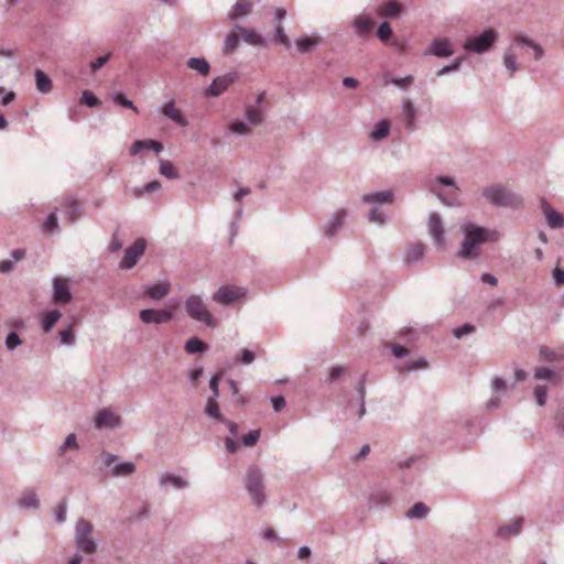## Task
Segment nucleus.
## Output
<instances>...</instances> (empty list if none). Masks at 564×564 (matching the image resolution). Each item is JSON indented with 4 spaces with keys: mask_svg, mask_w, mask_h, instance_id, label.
Here are the masks:
<instances>
[{
    "mask_svg": "<svg viewBox=\"0 0 564 564\" xmlns=\"http://www.w3.org/2000/svg\"><path fill=\"white\" fill-rule=\"evenodd\" d=\"M462 231L464 234L460 248L457 251V256L462 259H476L479 257V246L487 241L496 240V232L489 231L484 227L474 225L471 223H465L462 225Z\"/></svg>",
    "mask_w": 564,
    "mask_h": 564,
    "instance_id": "1",
    "label": "nucleus"
},
{
    "mask_svg": "<svg viewBox=\"0 0 564 564\" xmlns=\"http://www.w3.org/2000/svg\"><path fill=\"white\" fill-rule=\"evenodd\" d=\"M520 47L531 48L533 51L535 61H540L544 56V50L539 43L534 42L529 36L522 34L516 35L511 45L506 50L503 54V65L511 77L520 68L519 64L517 63V50Z\"/></svg>",
    "mask_w": 564,
    "mask_h": 564,
    "instance_id": "2",
    "label": "nucleus"
},
{
    "mask_svg": "<svg viewBox=\"0 0 564 564\" xmlns=\"http://www.w3.org/2000/svg\"><path fill=\"white\" fill-rule=\"evenodd\" d=\"M245 488L250 497L251 502L257 508H262L267 502L264 474L257 465L248 467L245 478Z\"/></svg>",
    "mask_w": 564,
    "mask_h": 564,
    "instance_id": "3",
    "label": "nucleus"
},
{
    "mask_svg": "<svg viewBox=\"0 0 564 564\" xmlns=\"http://www.w3.org/2000/svg\"><path fill=\"white\" fill-rule=\"evenodd\" d=\"M430 191L437 196V198L447 206H457V193L459 187L451 176H437L430 182Z\"/></svg>",
    "mask_w": 564,
    "mask_h": 564,
    "instance_id": "4",
    "label": "nucleus"
},
{
    "mask_svg": "<svg viewBox=\"0 0 564 564\" xmlns=\"http://www.w3.org/2000/svg\"><path fill=\"white\" fill-rule=\"evenodd\" d=\"M482 196L496 207L517 208L522 205V198L501 185H492L482 191Z\"/></svg>",
    "mask_w": 564,
    "mask_h": 564,
    "instance_id": "5",
    "label": "nucleus"
},
{
    "mask_svg": "<svg viewBox=\"0 0 564 564\" xmlns=\"http://www.w3.org/2000/svg\"><path fill=\"white\" fill-rule=\"evenodd\" d=\"M184 307L192 319L204 323L207 327H216V321L208 311L202 295H189L185 300Z\"/></svg>",
    "mask_w": 564,
    "mask_h": 564,
    "instance_id": "6",
    "label": "nucleus"
},
{
    "mask_svg": "<svg viewBox=\"0 0 564 564\" xmlns=\"http://www.w3.org/2000/svg\"><path fill=\"white\" fill-rule=\"evenodd\" d=\"M498 40V33L494 29L485 30L479 35L469 36L464 43V50L477 54L489 52Z\"/></svg>",
    "mask_w": 564,
    "mask_h": 564,
    "instance_id": "7",
    "label": "nucleus"
},
{
    "mask_svg": "<svg viewBox=\"0 0 564 564\" xmlns=\"http://www.w3.org/2000/svg\"><path fill=\"white\" fill-rule=\"evenodd\" d=\"M93 525L85 519H79L75 525V542L79 551L86 554H94L97 551V543L91 539Z\"/></svg>",
    "mask_w": 564,
    "mask_h": 564,
    "instance_id": "8",
    "label": "nucleus"
},
{
    "mask_svg": "<svg viewBox=\"0 0 564 564\" xmlns=\"http://www.w3.org/2000/svg\"><path fill=\"white\" fill-rule=\"evenodd\" d=\"M147 248V241L143 238H138L134 242L124 250L123 258L119 263L120 269L133 268Z\"/></svg>",
    "mask_w": 564,
    "mask_h": 564,
    "instance_id": "9",
    "label": "nucleus"
},
{
    "mask_svg": "<svg viewBox=\"0 0 564 564\" xmlns=\"http://www.w3.org/2000/svg\"><path fill=\"white\" fill-rule=\"evenodd\" d=\"M104 464L111 468V476L127 477L135 471V465L131 462H117V455L102 453Z\"/></svg>",
    "mask_w": 564,
    "mask_h": 564,
    "instance_id": "10",
    "label": "nucleus"
},
{
    "mask_svg": "<svg viewBox=\"0 0 564 564\" xmlns=\"http://www.w3.org/2000/svg\"><path fill=\"white\" fill-rule=\"evenodd\" d=\"M246 295V289L234 286V285H223L218 289L217 292L213 294V301L218 304H232L236 301L240 300Z\"/></svg>",
    "mask_w": 564,
    "mask_h": 564,
    "instance_id": "11",
    "label": "nucleus"
},
{
    "mask_svg": "<svg viewBox=\"0 0 564 564\" xmlns=\"http://www.w3.org/2000/svg\"><path fill=\"white\" fill-rule=\"evenodd\" d=\"M239 79V74L237 72H229L223 76L216 77L212 84L207 87L206 94L213 97L220 96L224 91L228 89L230 85L236 83Z\"/></svg>",
    "mask_w": 564,
    "mask_h": 564,
    "instance_id": "12",
    "label": "nucleus"
},
{
    "mask_svg": "<svg viewBox=\"0 0 564 564\" xmlns=\"http://www.w3.org/2000/svg\"><path fill=\"white\" fill-rule=\"evenodd\" d=\"M52 300L55 304L65 305L72 302L73 295L68 286L67 280L59 276H55L52 280Z\"/></svg>",
    "mask_w": 564,
    "mask_h": 564,
    "instance_id": "13",
    "label": "nucleus"
},
{
    "mask_svg": "<svg viewBox=\"0 0 564 564\" xmlns=\"http://www.w3.org/2000/svg\"><path fill=\"white\" fill-rule=\"evenodd\" d=\"M429 234L432 237L434 243L438 247H443L446 242L445 230L443 227L441 215L433 212L429 216L427 221Z\"/></svg>",
    "mask_w": 564,
    "mask_h": 564,
    "instance_id": "14",
    "label": "nucleus"
},
{
    "mask_svg": "<svg viewBox=\"0 0 564 564\" xmlns=\"http://www.w3.org/2000/svg\"><path fill=\"white\" fill-rule=\"evenodd\" d=\"M173 318V313L170 310H153L145 308L140 312V319L144 324H164Z\"/></svg>",
    "mask_w": 564,
    "mask_h": 564,
    "instance_id": "15",
    "label": "nucleus"
},
{
    "mask_svg": "<svg viewBox=\"0 0 564 564\" xmlns=\"http://www.w3.org/2000/svg\"><path fill=\"white\" fill-rule=\"evenodd\" d=\"M454 54L448 39H436L426 48L424 55H433L436 57H449Z\"/></svg>",
    "mask_w": 564,
    "mask_h": 564,
    "instance_id": "16",
    "label": "nucleus"
},
{
    "mask_svg": "<svg viewBox=\"0 0 564 564\" xmlns=\"http://www.w3.org/2000/svg\"><path fill=\"white\" fill-rule=\"evenodd\" d=\"M159 485L162 489L172 487L176 490H182L189 486V481L178 475L162 473L159 477Z\"/></svg>",
    "mask_w": 564,
    "mask_h": 564,
    "instance_id": "17",
    "label": "nucleus"
},
{
    "mask_svg": "<svg viewBox=\"0 0 564 564\" xmlns=\"http://www.w3.org/2000/svg\"><path fill=\"white\" fill-rule=\"evenodd\" d=\"M161 113L164 115L166 118L172 120L174 123H176L180 127H187L188 121L185 118V116L175 107V101L171 99L170 101L165 102L161 109Z\"/></svg>",
    "mask_w": 564,
    "mask_h": 564,
    "instance_id": "18",
    "label": "nucleus"
},
{
    "mask_svg": "<svg viewBox=\"0 0 564 564\" xmlns=\"http://www.w3.org/2000/svg\"><path fill=\"white\" fill-rule=\"evenodd\" d=\"M94 423L97 429H116L120 425V417L110 410L102 409L97 413Z\"/></svg>",
    "mask_w": 564,
    "mask_h": 564,
    "instance_id": "19",
    "label": "nucleus"
},
{
    "mask_svg": "<svg viewBox=\"0 0 564 564\" xmlns=\"http://www.w3.org/2000/svg\"><path fill=\"white\" fill-rule=\"evenodd\" d=\"M373 25L375 21L367 14L357 15L351 21V26L359 37L367 36L371 32Z\"/></svg>",
    "mask_w": 564,
    "mask_h": 564,
    "instance_id": "20",
    "label": "nucleus"
},
{
    "mask_svg": "<svg viewBox=\"0 0 564 564\" xmlns=\"http://www.w3.org/2000/svg\"><path fill=\"white\" fill-rule=\"evenodd\" d=\"M416 107L413 105L411 100H403L402 102V120L404 123V128L409 132H413L416 130L417 126L415 122L416 117Z\"/></svg>",
    "mask_w": 564,
    "mask_h": 564,
    "instance_id": "21",
    "label": "nucleus"
},
{
    "mask_svg": "<svg viewBox=\"0 0 564 564\" xmlns=\"http://www.w3.org/2000/svg\"><path fill=\"white\" fill-rule=\"evenodd\" d=\"M253 9L252 0H237L231 10L228 12L230 21H238L241 18L249 15Z\"/></svg>",
    "mask_w": 564,
    "mask_h": 564,
    "instance_id": "22",
    "label": "nucleus"
},
{
    "mask_svg": "<svg viewBox=\"0 0 564 564\" xmlns=\"http://www.w3.org/2000/svg\"><path fill=\"white\" fill-rule=\"evenodd\" d=\"M346 218V210H337L324 225V234L327 238L335 236V234L343 227Z\"/></svg>",
    "mask_w": 564,
    "mask_h": 564,
    "instance_id": "23",
    "label": "nucleus"
},
{
    "mask_svg": "<svg viewBox=\"0 0 564 564\" xmlns=\"http://www.w3.org/2000/svg\"><path fill=\"white\" fill-rule=\"evenodd\" d=\"M523 524V518H516L509 523H506L498 528L496 534L499 538L508 539L510 536L518 535L521 532Z\"/></svg>",
    "mask_w": 564,
    "mask_h": 564,
    "instance_id": "24",
    "label": "nucleus"
},
{
    "mask_svg": "<svg viewBox=\"0 0 564 564\" xmlns=\"http://www.w3.org/2000/svg\"><path fill=\"white\" fill-rule=\"evenodd\" d=\"M63 213L70 224L80 217V204L74 198H67L63 204Z\"/></svg>",
    "mask_w": 564,
    "mask_h": 564,
    "instance_id": "25",
    "label": "nucleus"
},
{
    "mask_svg": "<svg viewBox=\"0 0 564 564\" xmlns=\"http://www.w3.org/2000/svg\"><path fill=\"white\" fill-rule=\"evenodd\" d=\"M393 198L392 191H381L376 193H368L362 196V202L366 204H386L391 203Z\"/></svg>",
    "mask_w": 564,
    "mask_h": 564,
    "instance_id": "26",
    "label": "nucleus"
},
{
    "mask_svg": "<svg viewBox=\"0 0 564 564\" xmlns=\"http://www.w3.org/2000/svg\"><path fill=\"white\" fill-rule=\"evenodd\" d=\"M234 30L239 31L242 34V39L246 43L253 46L263 45V37L254 30L246 29L240 25H235Z\"/></svg>",
    "mask_w": 564,
    "mask_h": 564,
    "instance_id": "27",
    "label": "nucleus"
},
{
    "mask_svg": "<svg viewBox=\"0 0 564 564\" xmlns=\"http://www.w3.org/2000/svg\"><path fill=\"white\" fill-rule=\"evenodd\" d=\"M390 122L388 120H381L375 124L372 131L369 137L372 141L378 142L382 139L387 138L390 133Z\"/></svg>",
    "mask_w": 564,
    "mask_h": 564,
    "instance_id": "28",
    "label": "nucleus"
},
{
    "mask_svg": "<svg viewBox=\"0 0 564 564\" xmlns=\"http://www.w3.org/2000/svg\"><path fill=\"white\" fill-rule=\"evenodd\" d=\"M186 64L188 68L196 70L203 76H207L210 72V65L204 57H191L187 59Z\"/></svg>",
    "mask_w": 564,
    "mask_h": 564,
    "instance_id": "29",
    "label": "nucleus"
},
{
    "mask_svg": "<svg viewBox=\"0 0 564 564\" xmlns=\"http://www.w3.org/2000/svg\"><path fill=\"white\" fill-rule=\"evenodd\" d=\"M62 314L58 310H51L44 313L42 317V329L44 333H50L55 324L61 319Z\"/></svg>",
    "mask_w": 564,
    "mask_h": 564,
    "instance_id": "30",
    "label": "nucleus"
},
{
    "mask_svg": "<svg viewBox=\"0 0 564 564\" xmlns=\"http://www.w3.org/2000/svg\"><path fill=\"white\" fill-rule=\"evenodd\" d=\"M204 412L208 417L214 419L218 422L223 421L225 417L219 410L218 399L215 398L207 399Z\"/></svg>",
    "mask_w": 564,
    "mask_h": 564,
    "instance_id": "31",
    "label": "nucleus"
},
{
    "mask_svg": "<svg viewBox=\"0 0 564 564\" xmlns=\"http://www.w3.org/2000/svg\"><path fill=\"white\" fill-rule=\"evenodd\" d=\"M19 506L25 509H36L40 506V500L36 492L32 490L24 491L19 500Z\"/></svg>",
    "mask_w": 564,
    "mask_h": 564,
    "instance_id": "32",
    "label": "nucleus"
},
{
    "mask_svg": "<svg viewBox=\"0 0 564 564\" xmlns=\"http://www.w3.org/2000/svg\"><path fill=\"white\" fill-rule=\"evenodd\" d=\"M170 288L171 285L167 282L153 284L152 286L149 288L148 295L152 300H161L167 295V293L170 292Z\"/></svg>",
    "mask_w": 564,
    "mask_h": 564,
    "instance_id": "33",
    "label": "nucleus"
},
{
    "mask_svg": "<svg viewBox=\"0 0 564 564\" xmlns=\"http://www.w3.org/2000/svg\"><path fill=\"white\" fill-rule=\"evenodd\" d=\"M429 511L430 509L425 503L416 502L406 511V517L409 519L422 520L427 517Z\"/></svg>",
    "mask_w": 564,
    "mask_h": 564,
    "instance_id": "34",
    "label": "nucleus"
},
{
    "mask_svg": "<svg viewBox=\"0 0 564 564\" xmlns=\"http://www.w3.org/2000/svg\"><path fill=\"white\" fill-rule=\"evenodd\" d=\"M159 173L164 177L169 180H177L181 177L180 173L170 161L161 159L159 161Z\"/></svg>",
    "mask_w": 564,
    "mask_h": 564,
    "instance_id": "35",
    "label": "nucleus"
},
{
    "mask_svg": "<svg viewBox=\"0 0 564 564\" xmlns=\"http://www.w3.org/2000/svg\"><path fill=\"white\" fill-rule=\"evenodd\" d=\"M401 11H402L401 4L393 0V1H390L389 3H387L386 6L380 7L378 10V13L380 17L395 18L401 13Z\"/></svg>",
    "mask_w": 564,
    "mask_h": 564,
    "instance_id": "36",
    "label": "nucleus"
},
{
    "mask_svg": "<svg viewBox=\"0 0 564 564\" xmlns=\"http://www.w3.org/2000/svg\"><path fill=\"white\" fill-rule=\"evenodd\" d=\"M36 88L39 91L46 94L52 89L51 78L41 69L35 70Z\"/></svg>",
    "mask_w": 564,
    "mask_h": 564,
    "instance_id": "37",
    "label": "nucleus"
},
{
    "mask_svg": "<svg viewBox=\"0 0 564 564\" xmlns=\"http://www.w3.org/2000/svg\"><path fill=\"white\" fill-rule=\"evenodd\" d=\"M245 115L248 122L252 126H259L264 120L263 112L256 106H247Z\"/></svg>",
    "mask_w": 564,
    "mask_h": 564,
    "instance_id": "38",
    "label": "nucleus"
},
{
    "mask_svg": "<svg viewBox=\"0 0 564 564\" xmlns=\"http://www.w3.org/2000/svg\"><path fill=\"white\" fill-rule=\"evenodd\" d=\"M239 45V36L236 32L229 33L224 40L221 52L224 55H230Z\"/></svg>",
    "mask_w": 564,
    "mask_h": 564,
    "instance_id": "39",
    "label": "nucleus"
},
{
    "mask_svg": "<svg viewBox=\"0 0 564 564\" xmlns=\"http://www.w3.org/2000/svg\"><path fill=\"white\" fill-rule=\"evenodd\" d=\"M321 42L318 37H304L296 40L297 51L302 54L313 51Z\"/></svg>",
    "mask_w": 564,
    "mask_h": 564,
    "instance_id": "40",
    "label": "nucleus"
},
{
    "mask_svg": "<svg viewBox=\"0 0 564 564\" xmlns=\"http://www.w3.org/2000/svg\"><path fill=\"white\" fill-rule=\"evenodd\" d=\"M207 349V344L198 337H192L185 343V350L188 354H199L206 351Z\"/></svg>",
    "mask_w": 564,
    "mask_h": 564,
    "instance_id": "41",
    "label": "nucleus"
},
{
    "mask_svg": "<svg viewBox=\"0 0 564 564\" xmlns=\"http://www.w3.org/2000/svg\"><path fill=\"white\" fill-rule=\"evenodd\" d=\"M425 246L421 242L412 245L406 250L405 260L408 263L416 262L422 259L424 254Z\"/></svg>",
    "mask_w": 564,
    "mask_h": 564,
    "instance_id": "42",
    "label": "nucleus"
},
{
    "mask_svg": "<svg viewBox=\"0 0 564 564\" xmlns=\"http://www.w3.org/2000/svg\"><path fill=\"white\" fill-rule=\"evenodd\" d=\"M546 219V224L552 229L563 228L564 227V217L557 213L555 209H549L544 215Z\"/></svg>",
    "mask_w": 564,
    "mask_h": 564,
    "instance_id": "43",
    "label": "nucleus"
},
{
    "mask_svg": "<svg viewBox=\"0 0 564 564\" xmlns=\"http://www.w3.org/2000/svg\"><path fill=\"white\" fill-rule=\"evenodd\" d=\"M161 188V183L159 181H151L142 187H137L133 189V195L135 197H141L147 193L156 192Z\"/></svg>",
    "mask_w": 564,
    "mask_h": 564,
    "instance_id": "44",
    "label": "nucleus"
},
{
    "mask_svg": "<svg viewBox=\"0 0 564 564\" xmlns=\"http://www.w3.org/2000/svg\"><path fill=\"white\" fill-rule=\"evenodd\" d=\"M427 367H429L427 360L423 357H420L417 359L406 361L403 366V370L414 371V370L425 369Z\"/></svg>",
    "mask_w": 564,
    "mask_h": 564,
    "instance_id": "45",
    "label": "nucleus"
},
{
    "mask_svg": "<svg viewBox=\"0 0 564 564\" xmlns=\"http://www.w3.org/2000/svg\"><path fill=\"white\" fill-rule=\"evenodd\" d=\"M68 449H78V444L75 434H68L64 443L58 447V455H64Z\"/></svg>",
    "mask_w": 564,
    "mask_h": 564,
    "instance_id": "46",
    "label": "nucleus"
},
{
    "mask_svg": "<svg viewBox=\"0 0 564 564\" xmlns=\"http://www.w3.org/2000/svg\"><path fill=\"white\" fill-rule=\"evenodd\" d=\"M58 340L62 345L73 346L75 344V335L73 328L69 326L58 334Z\"/></svg>",
    "mask_w": 564,
    "mask_h": 564,
    "instance_id": "47",
    "label": "nucleus"
},
{
    "mask_svg": "<svg viewBox=\"0 0 564 564\" xmlns=\"http://www.w3.org/2000/svg\"><path fill=\"white\" fill-rule=\"evenodd\" d=\"M274 40L285 46V48H290L292 43L289 39V36L285 34L284 29L282 24H278L275 26V36Z\"/></svg>",
    "mask_w": 564,
    "mask_h": 564,
    "instance_id": "48",
    "label": "nucleus"
},
{
    "mask_svg": "<svg viewBox=\"0 0 564 564\" xmlns=\"http://www.w3.org/2000/svg\"><path fill=\"white\" fill-rule=\"evenodd\" d=\"M462 63H463V57H457L451 64H448V65L442 67L441 69H438L436 75L437 76H444V75L449 74L452 72H456V70L459 69Z\"/></svg>",
    "mask_w": 564,
    "mask_h": 564,
    "instance_id": "49",
    "label": "nucleus"
},
{
    "mask_svg": "<svg viewBox=\"0 0 564 564\" xmlns=\"http://www.w3.org/2000/svg\"><path fill=\"white\" fill-rule=\"evenodd\" d=\"M21 344H22V340L15 332H11L8 334V336L6 338V348L9 351H13Z\"/></svg>",
    "mask_w": 564,
    "mask_h": 564,
    "instance_id": "50",
    "label": "nucleus"
},
{
    "mask_svg": "<svg viewBox=\"0 0 564 564\" xmlns=\"http://www.w3.org/2000/svg\"><path fill=\"white\" fill-rule=\"evenodd\" d=\"M150 139H147V140H138L135 142L132 143L131 148H130V154L131 155H138L140 154L143 150H150Z\"/></svg>",
    "mask_w": 564,
    "mask_h": 564,
    "instance_id": "51",
    "label": "nucleus"
},
{
    "mask_svg": "<svg viewBox=\"0 0 564 564\" xmlns=\"http://www.w3.org/2000/svg\"><path fill=\"white\" fill-rule=\"evenodd\" d=\"M223 373L218 372L214 375L209 380V388L212 391V395L209 398H219V381L221 380Z\"/></svg>",
    "mask_w": 564,
    "mask_h": 564,
    "instance_id": "52",
    "label": "nucleus"
},
{
    "mask_svg": "<svg viewBox=\"0 0 564 564\" xmlns=\"http://www.w3.org/2000/svg\"><path fill=\"white\" fill-rule=\"evenodd\" d=\"M260 437V430H252L248 434L243 435L242 443L246 447H251L257 444Z\"/></svg>",
    "mask_w": 564,
    "mask_h": 564,
    "instance_id": "53",
    "label": "nucleus"
},
{
    "mask_svg": "<svg viewBox=\"0 0 564 564\" xmlns=\"http://www.w3.org/2000/svg\"><path fill=\"white\" fill-rule=\"evenodd\" d=\"M113 101L117 102L118 105H120L121 107L123 108H128V109H132L134 112H138V108L133 105V102L128 99L124 95L122 94H116L113 97H112Z\"/></svg>",
    "mask_w": 564,
    "mask_h": 564,
    "instance_id": "54",
    "label": "nucleus"
},
{
    "mask_svg": "<svg viewBox=\"0 0 564 564\" xmlns=\"http://www.w3.org/2000/svg\"><path fill=\"white\" fill-rule=\"evenodd\" d=\"M392 35V29L390 26V24L388 22H382L379 28H378V31H377V36L379 37L380 41H387L391 37Z\"/></svg>",
    "mask_w": 564,
    "mask_h": 564,
    "instance_id": "55",
    "label": "nucleus"
},
{
    "mask_svg": "<svg viewBox=\"0 0 564 564\" xmlns=\"http://www.w3.org/2000/svg\"><path fill=\"white\" fill-rule=\"evenodd\" d=\"M80 101L88 107H97L101 104L100 100L89 90H85L83 93Z\"/></svg>",
    "mask_w": 564,
    "mask_h": 564,
    "instance_id": "56",
    "label": "nucleus"
},
{
    "mask_svg": "<svg viewBox=\"0 0 564 564\" xmlns=\"http://www.w3.org/2000/svg\"><path fill=\"white\" fill-rule=\"evenodd\" d=\"M236 359L243 365H250L254 361L256 355L250 349H242Z\"/></svg>",
    "mask_w": 564,
    "mask_h": 564,
    "instance_id": "57",
    "label": "nucleus"
},
{
    "mask_svg": "<svg viewBox=\"0 0 564 564\" xmlns=\"http://www.w3.org/2000/svg\"><path fill=\"white\" fill-rule=\"evenodd\" d=\"M229 130L236 134H247L250 131L248 126L240 120L232 121L229 126Z\"/></svg>",
    "mask_w": 564,
    "mask_h": 564,
    "instance_id": "58",
    "label": "nucleus"
},
{
    "mask_svg": "<svg viewBox=\"0 0 564 564\" xmlns=\"http://www.w3.org/2000/svg\"><path fill=\"white\" fill-rule=\"evenodd\" d=\"M44 229L47 231H57L58 230V221L56 213H51L45 221H44Z\"/></svg>",
    "mask_w": 564,
    "mask_h": 564,
    "instance_id": "59",
    "label": "nucleus"
},
{
    "mask_svg": "<svg viewBox=\"0 0 564 564\" xmlns=\"http://www.w3.org/2000/svg\"><path fill=\"white\" fill-rule=\"evenodd\" d=\"M534 397L539 406H543L546 402V387L536 386L534 388Z\"/></svg>",
    "mask_w": 564,
    "mask_h": 564,
    "instance_id": "60",
    "label": "nucleus"
},
{
    "mask_svg": "<svg viewBox=\"0 0 564 564\" xmlns=\"http://www.w3.org/2000/svg\"><path fill=\"white\" fill-rule=\"evenodd\" d=\"M413 80L414 78L412 75H406L403 78H392L389 82L399 88L406 89L410 85H412Z\"/></svg>",
    "mask_w": 564,
    "mask_h": 564,
    "instance_id": "61",
    "label": "nucleus"
},
{
    "mask_svg": "<svg viewBox=\"0 0 564 564\" xmlns=\"http://www.w3.org/2000/svg\"><path fill=\"white\" fill-rule=\"evenodd\" d=\"M111 53H108L106 55H101L97 57L95 61L90 63V70L91 73H96L98 69H100L109 59H110Z\"/></svg>",
    "mask_w": 564,
    "mask_h": 564,
    "instance_id": "62",
    "label": "nucleus"
},
{
    "mask_svg": "<svg viewBox=\"0 0 564 564\" xmlns=\"http://www.w3.org/2000/svg\"><path fill=\"white\" fill-rule=\"evenodd\" d=\"M66 513H67V503H66V499H63L57 508H56V511H55V519L58 521V522H64L66 520Z\"/></svg>",
    "mask_w": 564,
    "mask_h": 564,
    "instance_id": "63",
    "label": "nucleus"
},
{
    "mask_svg": "<svg viewBox=\"0 0 564 564\" xmlns=\"http://www.w3.org/2000/svg\"><path fill=\"white\" fill-rule=\"evenodd\" d=\"M368 218L371 223H377L380 225L384 224L386 221V215L378 208H372L368 214Z\"/></svg>",
    "mask_w": 564,
    "mask_h": 564,
    "instance_id": "64",
    "label": "nucleus"
}]
</instances>
